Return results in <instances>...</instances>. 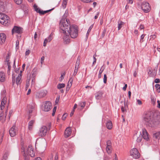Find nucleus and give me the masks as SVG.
Wrapping results in <instances>:
<instances>
[{"label":"nucleus","mask_w":160,"mask_h":160,"mask_svg":"<svg viewBox=\"0 0 160 160\" xmlns=\"http://www.w3.org/2000/svg\"><path fill=\"white\" fill-rule=\"evenodd\" d=\"M73 81V79L72 78H71L69 79V80L68 82V83L70 84H71L72 85V83Z\"/></svg>","instance_id":"49"},{"label":"nucleus","mask_w":160,"mask_h":160,"mask_svg":"<svg viewBox=\"0 0 160 160\" xmlns=\"http://www.w3.org/2000/svg\"><path fill=\"white\" fill-rule=\"evenodd\" d=\"M80 58H79V57H78V59L77 60L76 63L79 64H80Z\"/></svg>","instance_id":"58"},{"label":"nucleus","mask_w":160,"mask_h":160,"mask_svg":"<svg viewBox=\"0 0 160 160\" xmlns=\"http://www.w3.org/2000/svg\"><path fill=\"white\" fill-rule=\"evenodd\" d=\"M6 75L5 73L2 71L0 72V82H3L5 81Z\"/></svg>","instance_id":"19"},{"label":"nucleus","mask_w":160,"mask_h":160,"mask_svg":"<svg viewBox=\"0 0 160 160\" xmlns=\"http://www.w3.org/2000/svg\"><path fill=\"white\" fill-rule=\"evenodd\" d=\"M12 113H13V111L12 110H11L9 111V114L8 115V117L9 119H10L11 116L12 114Z\"/></svg>","instance_id":"47"},{"label":"nucleus","mask_w":160,"mask_h":160,"mask_svg":"<svg viewBox=\"0 0 160 160\" xmlns=\"http://www.w3.org/2000/svg\"><path fill=\"white\" fill-rule=\"evenodd\" d=\"M30 80H27L26 81V89H27L29 86V82Z\"/></svg>","instance_id":"42"},{"label":"nucleus","mask_w":160,"mask_h":160,"mask_svg":"<svg viewBox=\"0 0 160 160\" xmlns=\"http://www.w3.org/2000/svg\"><path fill=\"white\" fill-rule=\"evenodd\" d=\"M144 121L146 124L150 127H152L154 124L153 117L152 114L148 113L145 114L144 116Z\"/></svg>","instance_id":"3"},{"label":"nucleus","mask_w":160,"mask_h":160,"mask_svg":"<svg viewBox=\"0 0 160 160\" xmlns=\"http://www.w3.org/2000/svg\"><path fill=\"white\" fill-rule=\"evenodd\" d=\"M7 102V98L6 97L3 98L2 100L0 105L1 110H3L5 108V105Z\"/></svg>","instance_id":"17"},{"label":"nucleus","mask_w":160,"mask_h":160,"mask_svg":"<svg viewBox=\"0 0 160 160\" xmlns=\"http://www.w3.org/2000/svg\"><path fill=\"white\" fill-rule=\"evenodd\" d=\"M65 75V73H63L61 74V77L59 78V80L61 82L64 78V76Z\"/></svg>","instance_id":"36"},{"label":"nucleus","mask_w":160,"mask_h":160,"mask_svg":"<svg viewBox=\"0 0 160 160\" xmlns=\"http://www.w3.org/2000/svg\"><path fill=\"white\" fill-rule=\"evenodd\" d=\"M33 7L35 11L37 12L40 15H44L46 13L48 12L49 11L52 10L53 9V8L49 10L43 11V10H42L40 8H38V6L36 4H34Z\"/></svg>","instance_id":"9"},{"label":"nucleus","mask_w":160,"mask_h":160,"mask_svg":"<svg viewBox=\"0 0 160 160\" xmlns=\"http://www.w3.org/2000/svg\"><path fill=\"white\" fill-rule=\"evenodd\" d=\"M59 97H57L55 101V103L56 104H57L59 102Z\"/></svg>","instance_id":"50"},{"label":"nucleus","mask_w":160,"mask_h":160,"mask_svg":"<svg viewBox=\"0 0 160 160\" xmlns=\"http://www.w3.org/2000/svg\"><path fill=\"white\" fill-rule=\"evenodd\" d=\"M6 5V2H0V12H3L4 11Z\"/></svg>","instance_id":"21"},{"label":"nucleus","mask_w":160,"mask_h":160,"mask_svg":"<svg viewBox=\"0 0 160 160\" xmlns=\"http://www.w3.org/2000/svg\"><path fill=\"white\" fill-rule=\"evenodd\" d=\"M137 102L139 105H141L142 104V102L140 100L137 99Z\"/></svg>","instance_id":"52"},{"label":"nucleus","mask_w":160,"mask_h":160,"mask_svg":"<svg viewBox=\"0 0 160 160\" xmlns=\"http://www.w3.org/2000/svg\"><path fill=\"white\" fill-rule=\"evenodd\" d=\"M22 28L17 27L14 26L12 29V33L13 34L14 33H20L22 32Z\"/></svg>","instance_id":"14"},{"label":"nucleus","mask_w":160,"mask_h":160,"mask_svg":"<svg viewBox=\"0 0 160 160\" xmlns=\"http://www.w3.org/2000/svg\"><path fill=\"white\" fill-rule=\"evenodd\" d=\"M19 41L18 40H17L16 42V48L17 49H18L19 47Z\"/></svg>","instance_id":"51"},{"label":"nucleus","mask_w":160,"mask_h":160,"mask_svg":"<svg viewBox=\"0 0 160 160\" xmlns=\"http://www.w3.org/2000/svg\"><path fill=\"white\" fill-rule=\"evenodd\" d=\"M67 116H68V115L67 114H66V113L64 114L62 116V119L63 120H64L66 119Z\"/></svg>","instance_id":"45"},{"label":"nucleus","mask_w":160,"mask_h":160,"mask_svg":"<svg viewBox=\"0 0 160 160\" xmlns=\"http://www.w3.org/2000/svg\"><path fill=\"white\" fill-rule=\"evenodd\" d=\"M107 76L106 74H104V75L103 78V82L104 83H106L107 82Z\"/></svg>","instance_id":"41"},{"label":"nucleus","mask_w":160,"mask_h":160,"mask_svg":"<svg viewBox=\"0 0 160 160\" xmlns=\"http://www.w3.org/2000/svg\"><path fill=\"white\" fill-rule=\"evenodd\" d=\"M6 117V115L4 116L3 113H1L0 114V121L2 120V122H4L5 121Z\"/></svg>","instance_id":"31"},{"label":"nucleus","mask_w":160,"mask_h":160,"mask_svg":"<svg viewBox=\"0 0 160 160\" xmlns=\"http://www.w3.org/2000/svg\"><path fill=\"white\" fill-rule=\"evenodd\" d=\"M86 105V102H80L78 104L79 106L80 107L82 108H83Z\"/></svg>","instance_id":"34"},{"label":"nucleus","mask_w":160,"mask_h":160,"mask_svg":"<svg viewBox=\"0 0 160 160\" xmlns=\"http://www.w3.org/2000/svg\"><path fill=\"white\" fill-rule=\"evenodd\" d=\"M151 39L152 38L153 39H154L156 38V36L155 35H152L150 36Z\"/></svg>","instance_id":"59"},{"label":"nucleus","mask_w":160,"mask_h":160,"mask_svg":"<svg viewBox=\"0 0 160 160\" xmlns=\"http://www.w3.org/2000/svg\"><path fill=\"white\" fill-rule=\"evenodd\" d=\"M128 3L132 4L133 2V0H127Z\"/></svg>","instance_id":"60"},{"label":"nucleus","mask_w":160,"mask_h":160,"mask_svg":"<svg viewBox=\"0 0 160 160\" xmlns=\"http://www.w3.org/2000/svg\"><path fill=\"white\" fill-rule=\"evenodd\" d=\"M45 59V57L44 56H42L41 57V63L42 64L43 63V62L44 60Z\"/></svg>","instance_id":"53"},{"label":"nucleus","mask_w":160,"mask_h":160,"mask_svg":"<svg viewBox=\"0 0 160 160\" xmlns=\"http://www.w3.org/2000/svg\"><path fill=\"white\" fill-rule=\"evenodd\" d=\"M17 131L15 126L13 125L9 130V133L10 136L12 137L15 136L17 133Z\"/></svg>","instance_id":"12"},{"label":"nucleus","mask_w":160,"mask_h":160,"mask_svg":"<svg viewBox=\"0 0 160 160\" xmlns=\"http://www.w3.org/2000/svg\"><path fill=\"white\" fill-rule=\"evenodd\" d=\"M30 53V51L29 50H28L26 51L25 52L26 55H28Z\"/></svg>","instance_id":"57"},{"label":"nucleus","mask_w":160,"mask_h":160,"mask_svg":"<svg viewBox=\"0 0 160 160\" xmlns=\"http://www.w3.org/2000/svg\"><path fill=\"white\" fill-rule=\"evenodd\" d=\"M47 132V127L45 126H43L40 129L39 135L41 137L45 136Z\"/></svg>","instance_id":"13"},{"label":"nucleus","mask_w":160,"mask_h":160,"mask_svg":"<svg viewBox=\"0 0 160 160\" xmlns=\"http://www.w3.org/2000/svg\"><path fill=\"white\" fill-rule=\"evenodd\" d=\"M145 34H142L140 37V42H142L143 40V39H144V38L145 36Z\"/></svg>","instance_id":"39"},{"label":"nucleus","mask_w":160,"mask_h":160,"mask_svg":"<svg viewBox=\"0 0 160 160\" xmlns=\"http://www.w3.org/2000/svg\"><path fill=\"white\" fill-rule=\"evenodd\" d=\"M6 62H7V65L8 66V69H11V65H10V63L11 62H10V61L9 60V58L8 56H7L6 59Z\"/></svg>","instance_id":"32"},{"label":"nucleus","mask_w":160,"mask_h":160,"mask_svg":"<svg viewBox=\"0 0 160 160\" xmlns=\"http://www.w3.org/2000/svg\"><path fill=\"white\" fill-rule=\"evenodd\" d=\"M133 138L138 142H140L142 139V136L141 132L138 131L137 132L133 137Z\"/></svg>","instance_id":"11"},{"label":"nucleus","mask_w":160,"mask_h":160,"mask_svg":"<svg viewBox=\"0 0 160 160\" xmlns=\"http://www.w3.org/2000/svg\"><path fill=\"white\" fill-rule=\"evenodd\" d=\"M148 74L150 77H154L156 75L157 71L155 69H154L152 71L150 70L148 72Z\"/></svg>","instance_id":"24"},{"label":"nucleus","mask_w":160,"mask_h":160,"mask_svg":"<svg viewBox=\"0 0 160 160\" xmlns=\"http://www.w3.org/2000/svg\"><path fill=\"white\" fill-rule=\"evenodd\" d=\"M9 17L6 15L0 13V23L4 26H7L9 23Z\"/></svg>","instance_id":"4"},{"label":"nucleus","mask_w":160,"mask_h":160,"mask_svg":"<svg viewBox=\"0 0 160 160\" xmlns=\"http://www.w3.org/2000/svg\"><path fill=\"white\" fill-rule=\"evenodd\" d=\"M68 22L69 20L67 19H62L60 24V31L74 38L78 35L77 28L74 25L69 26Z\"/></svg>","instance_id":"1"},{"label":"nucleus","mask_w":160,"mask_h":160,"mask_svg":"<svg viewBox=\"0 0 160 160\" xmlns=\"http://www.w3.org/2000/svg\"><path fill=\"white\" fill-rule=\"evenodd\" d=\"M21 150L22 152H23V154L25 160H29V157L28 154L32 157H34L35 156L34 148L31 145L28 146L26 152L25 151V148L23 146H22Z\"/></svg>","instance_id":"2"},{"label":"nucleus","mask_w":160,"mask_h":160,"mask_svg":"<svg viewBox=\"0 0 160 160\" xmlns=\"http://www.w3.org/2000/svg\"><path fill=\"white\" fill-rule=\"evenodd\" d=\"M6 91L5 90H2L1 92V95L3 97H5Z\"/></svg>","instance_id":"38"},{"label":"nucleus","mask_w":160,"mask_h":160,"mask_svg":"<svg viewBox=\"0 0 160 160\" xmlns=\"http://www.w3.org/2000/svg\"><path fill=\"white\" fill-rule=\"evenodd\" d=\"M78 68H75L74 72V73L73 74V75L74 76H75L77 74V73L78 72Z\"/></svg>","instance_id":"46"},{"label":"nucleus","mask_w":160,"mask_h":160,"mask_svg":"<svg viewBox=\"0 0 160 160\" xmlns=\"http://www.w3.org/2000/svg\"><path fill=\"white\" fill-rule=\"evenodd\" d=\"M139 28L140 30L144 29V26L143 25H141L139 27Z\"/></svg>","instance_id":"62"},{"label":"nucleus","mask_w":160,"mask_h":160,"mask_svg":"<svg viewBox=\"0 0 160 160\" xmlns=\"http://www.w3.org/2000/svg\"><path fill=\"white\" fill-rule=\"evenodd\" d=\"M15 2L17 4H20L22 2V0H14Z\"/></svg>","instance_id":"37"},{"label":"nucleus","mask_w":160,"mask_h":160,"mask_svg":"<svg viewBox=\"0 0 160 160\" xmlns=\"http://www.w3.org/2000/svg\"><path fill=\"white\" fill-rule=\"evenodd\" d=\"M65 36H64L63 37V39L64 41L66 43H67L69 42V36L68 34L67 35V34H65Z\"/></svg>","instance_id":"29"},{"label":"nucleus","mask_w":160,"mask_h":160,"mask_svg":"<svg viewBox=\"0 0 160 160\" xmlns=\"http://www.w3.org/2000/svg\"><path fill=\"white\" fill-rule=\"evenodd\" d=\"M130 155L135 159H138L140 157V154L138 149L135 148H134L130 151Z\"/></svg>","instance_id":"6"},{"label":"nucleus","mask_w":160,"mask_h":160,"mask_svg":"<svg viewBox=\"0 0 160 160\" xmlns=\"http://www.w3.org/2000/svg\"><path fill=\"white\" fill-rule=\"evenodd\" d=\"M6 38V35L4 33H0V45H2L5 42Z\"/></svg>","instance_id":"15"},{"label":"nucleus","mask_w":160,"mask_h":160,"mask_svg":"<svg viewBox=\"0 0 160 160\" xmlns=\"http://www.w3.org/2000/svg\"><path fill=\"white\" fill-rule=\"evenodd\" d=\"M65 87V84L64 83H59L57 85V87L58 89H60Z\"/></svg>","instance_id":"33"},{"label":"nucleus","mask_w":160,"mask_h":160,"mask_svg":"<svg viewBox=\"0 0 160 160\" xmlns=\"http://www.w3.org/2000/svg\"><path fill=\"white\" fill-rule=\"evenodd\" d=\"M68 0H63L62 3V5L64 8H66V5L67 3V1Z\"/></svg>","instance_id":"35"},{"label":"nucleus","mask_w":160,"mask_h":160,"mask_svg":"<svg viewBox=\"0 0 160 160\" xmlns=\"http://www.w3.org/2000/svg\"><path fill=\"white\" fill-rule=\"evenodd\" d=\"M35 122V121L34 120H32L30 121L28 123V129L30 130H32L33 124Z\"/></svg>","instance_id":"28"},{"label":"nucleus","mask_w":160,"mask_h":160,"mask_svg":"<svg viewBox=\"0 0 160 160\" xmlns=\"http://www.w3.org/2000/svg\"><path fill=\"white\" fill-rule=\"evenodd\" d=\"M126 104H125V102L124 103V106H122L121 107V109L122 110V111L124 112H125L126 111L125 109V107Z\"/></svg>","instance_id":"40"},{"label":"nucleus","mask_w":160,"mask_h":160,"mask_svg":"<svg viewBox=\"0 0 160 160\" xmlns=\"http://www.w3.org/2000/svg\"><path fill=\"white\" fill-rule=\"evenodd\" d=\"M35 109V106L33 104H28L27 105L26 111L29 114V116L28 119H29L31 117L30 114Z\"/></svg>","instance_id":"8"},{"label":"nucleus","mask_w":160,"mask_h":160,"mask_svg":"<svg viewBox=\"0 0 160 160\" xmlns=\"http://www.w3.org/2000/svg\"><path fill=\"white\" fill-rule=\"evenodd\" d=\"M111 142L110 141H108L107 142V146L106 147V151L108 154H110L112 151V147L111 146Z\"/></svg>","instance_id":"18"},{"label":"nucleus","mask_w":160,"mask_h":160,"mask_svg":"<svg viewBox=\"0 0 160 160\" xmlns=\"http://www.w3.org/2000/svg\"><path fill=\"white\" fill-rule=\"evenodd\" d=\"M16 75H15L14 73L12 74V82L13 85L15 83H16L17 85L20 84L21 82V78H22V74L21 73L18 74V77H17L16 79Z\"/></svg>","instance_id":"5"},{"label":"nucleus","mask_w":160,"mask_h":160,"mask_svg":"<svg viewBox=\"0 0 160 160\" xmlns=\"http://www.w3.org/2000/svg\"><path fill=\"white\" fill-rule=\"evenodd\" d=\"M8 155L7 154H5L3 156L2 160H6L8 158Z\"/></svg>","instance_id":"44"},{"label":"nucleus","mask_w":160,"mask_h":160,"mask_svg":"<svg viewBox=\"0 0 160 160\" xmlns=\"http://www.w3.org/2000/svg\"><path fill=\"white\" fill-rule=\"evenodd\" d=\"M142 132L143 138L146 140L148 141L149 139L148 134L146 129L145 128L142 129Z\"/></svg>","instance_id":"20"},{"label":"nucleus","mask_w":160,"mask_h":160,"mask_svg":"<svg viewBox=\"0 0 160 160\" xmlns=\"http://www.w3.org/2000/svg\"><path fill=\"white\" fill-rule=\"evenodd\" d=\"M124 22L122 21H118V30H120L121 28L124 24Z\"/></svg>","instance_id":"30"},{"label":"nucleus","mask_w":160,"mask_h":160,"mask_svg":"<svg viewBox=\"0 0 160 160\" xmlns=\"http://www.w3.org/2000/svg\"><path fill=\"white\" fill-rule=\"evenodd\" d=\"M155 87L157 89H159V88H160V85L157 84H156L155 86Z\"/></svg>","instance_id":"56"},{"label":"nucleus","mask_w":160,"mask_h":160,"mask_svg":"<svg viewBox=\"0 0 160 160\" xmlns=\"http://www.w3.org/2000/svg\"><path fill=\"white\" fill-rule=\"evenodd\" d=\"M93 24H92V25L89 28L88 31V33H89V32H90L91 31V29L93 27Z\"/></svg>","instance_id":"48"},{"label":"nucleus","mask_w":160,"mask_h":160,"mask_svg":"<svg viewBox=\"0 0 160 160\" xmlns=\"http://www.w3.org/2000/svg\"><path fill=\"white\" fill-rule=\"evenodd\" d=\"M47 92L46 90L41 91L39 93V97L40 98H42L45 97L47 94Z\"/></svg>","instance_id":"25"},{"label":"nucleus","mask_w":160,"mask_h":160,"mask_svg":"<svg viewBox=\"0 0 160 160\" xmlns=\"http://www.w3.org/2000/svg\"><path fill=\"white\" fill-rule=\"evenodd\" d=\"M56 108H57V107H54V108H53V112H52V116H54V115L55 112L56 111Z\"/></svg>","instance_id":"43"},{"label":"nucleus","mask_w":160,"mask_h":160,"mask_svg":"<svg viewBox=\"0 0 160 160\" xmlns=\"http://www.w3.org/2000/svg\"><path fill=\"white\" fill-rule=\"evenodd\" d=\"M141 8L145 13L149 12L151 10V7L149 3L145 2H143L142 3Z\"/></svg>","instance_id":"7"},{"label":"nucleus","mask_w":160,"mask_h":160,"mask_svg":"<svg viewBox=\"0 0 160 160\" xmlns=\"http://www.w3.org/2000/svg\"><path fill=\"white\" fill-rule=\"evenodd\" d=\"M33 73H32V76H33L32 80V83L33 81L35 79V78L37 74V68H34L32 71Z\"/></svg>","instance_id":"27"},{"label":"nucleus","mask_w":160,"mask_h":160,"mask_svg":"<svg viewBox=\"0 0 160 160\" xmlns=\"http://www.w3.org/2000/svg\"><path fill=\"white\" fill-rule=\"evenodd\" d=\"M15 59L14 58V59L13 61V67L14 68H16V65H15Z\"/></svg>","instance_id":"63"},{"label":"nucleus","mask_w":160,"mask_h":160,"mask_svg":"<svg viewBox=\"0 0 160 160\" xmlns=\"http://www.w3.org/2000/svg\"><path fill=\"white\" fill-rule=\"evenodd\" d=\"M157 102L158 103V105L157 106V107L158 108H160V102L158 100L157 101Z\"/></svg>","instance_id":"64"},{"label":"nucleus","mask_w":160,"mask_h":160,"mask_svg":"<svg viewBox=\"0 0 160 160\" xmlns=\"http://www.w3.org/2000/svg\"><path fill=\"white\" fill-rule=\"evenodd\" d=\"M104 69V67H103V66H102V67H101L100 70L99 71V72L100 73H102L103 72Z\"/></svg>","instance_id":"54"},{"label":"nucleus","mask_w":160,"mask_h":160,"mask_svg":"<svg viewBox=\"0 0 160 160\" xmlns=\"http://www.w3.org/2000/svg\"><path fill=\"white\" fill-rule=\"evenodd\" d=\"M127 87V85L126 84H125L123 88V90L124 91H125L126 89V88Z\"/></svg>","instance_id":"61"},{"label":"nucleus","mask_w":160,"mask_h":160,"mask_svg":"<svg viewBox=\"0 0 160 160\" xmlns=\"http://www.w3.org/2000/svg\"><path fill=\"white\" fill-rule=\"evenodd\" d=\"M52 108V103L49 101H46L44 106L42 108V110L45 112L49 111Z\"/></svg>","instance_id":"10"},{"label":"nucleus","mask_w":160,"mask_h":160,"mask_svg":"<svg viewBox=\"0 0 160 160\" xmlns=\"http://www.w3.org/2000/svg\"><path fill=\"white\" fill-rule=\"evenodd\" d=\"M72 133V130L70 127H68L66 129L64 135L66 138H68L69 137Z\"/></svg>","instance_id":"16"},{"label":"nucleus","mask_w":160,"mask_h":160,"mask_svg":"<svg viewBox=\"0 0 160 160\" xmlns=\"http://www.w3.org/2000/svg\"><path fill=\"white\" fill-rule=\"evenodd\" d=\"M103 93L101 91H99L95 94V98L97 99H101Z\"/></svg>","instance_id":"23"},{"label":"nucleus","mask_w":160,"mask_h":160,"mask_svg":"<svg viewBox=\"0 0 160 160\" xmlns=\"http://www.w3.org/2000/svg\"><path fill=\"white\" fill-rule=\"evenodd\" d=\"M52 35L51 34L48 37L45 39L43 42V46L44 47L46 46L47 43L48 42H50L52 40Z\"/></svg>","instance_id":"22"},{"label":"nucleus","mask_w":160,"mask_h":160,"mask_svg":"<svg viewBox=\"0 0 160 160\" xmlns=\"http://www.w3.org/2000/svg\"><path fill=\"white\" fill-rule=\"evenodd\" d=\"M154 82L156 83H158L160 82V80L159 79L156 78Z\"/></svg>","instance_id":"55"},{"label":"nucleus","mask_w":160,"mask_h":160,"mask_svg":"<svg viewBox=\"0 0 160 160\" xmlns=\"http://www.w3.org/2000/svg\"><path fill=\"white\" fill-rule=\"evenodd\" d=\"M106 126L107 128L108 129H111L112 127V122L110 120L107 121L106 123Z\"/></svg>","instance_id":"26"}]
</instances>
